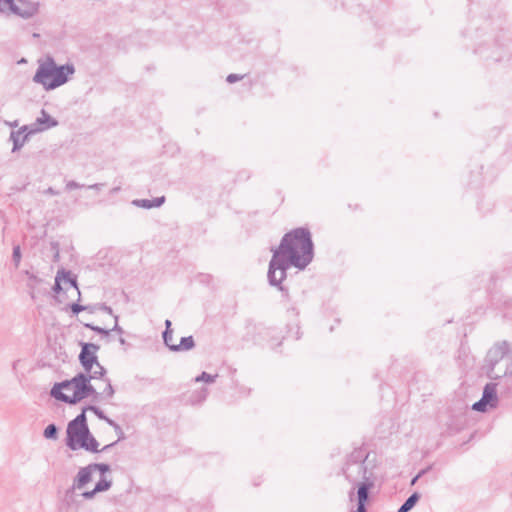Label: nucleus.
<instances>
[{"label": "nucleus", "instance_id": "nucleus-26", "mask_svg": "<svg viewBox=\"0 0 512 512\" xmlns=\"http://www.w3.org/2000/svg\"><path fill=\"white\" fill-rule=\"evenodd\" d=\"M22 258L21 249L19 245L13 247L12 259L16 268L19 267Z\"/></svg>", "mask_w": 512, "mask_h": 512}, {"label": "nucleus", "instance_id": "nucleus-34", "mask_svg": "<svg viewBox=\"0 0 512 512\" xmlns=\"http://www.w3.org/2000/svg\"><path fill=\"white\" fill-rule=\"evenodd\" d=\"M84 187L83 185L77 183L76 181L70 180L66 183V190H74Z\"/></svg>", "mask_w": 512, "mask_h": 512}, {"label": "nucleus", "instance_id": "nucleus-37", "mask_svg": "<svg viewBox=\"0 0 512 512\" xmlns=\"http://www.w3.org/2000/svg\"><path fill=\"white\" fill-rule=\"evenodd\" d=\"M98 309L114 317L113 310L111 307L105 304H98Z\"/></svg>", "mask_w": 512, "mask_h": 512}, {"label": "nucleus", "instance_id": "nucleus-13", "mask_svg": "<svg viewBox=\"0 0 512 512\" xmlns=\"http://www.w3.org/2000/svg\"><path fill=\"white\" fill-rule=\"evenodd\" d=\"M58 122L53 119L44 109L41 111V115L36 119V122L32 126V129H37V132L44 131L49 128L57 126Z\"/></svg>", "mask_w": 512, "mask_h": 512}, {"label": "nucleus", "instance_id": "nucleus-11", "mask_svg": "<svg viewBox=\"0 0 512 512\" xmlns=\"http://www.w3.org/2000/svg\"><path fill=\"white\" fill-rule=\"evenodd\" d=\"M95 472L90 467V464L79 469L77 475L73 479V483L71 486V490L73 491H81L83 490L87 484H89L93 479V474Z\"/></svg>", "mask_w": 512, "mask_h": 512}, {"label": "nucleus", "instance_id": "nucleus-14", "mask_svg": "<svg viewBox=\"0 0 512 512\" xmlns=\"http://www.w3.org/2000/svg\"><path fill=\"white\" fill-rule=\"evenodd\" d=\"M99 443L97 440L88 432V436L83 439L79 444V448H83L90 452H98Z\"/></svg>", "mask_w": 512, "mask_h": 512}, {"label": "nucleus", "instance_id": "nucleus-36", "mask_svg": "<svg viewBox=\"0 0 512 512\" xmlns=\"http://www.w3.org/2000/svg\"><path fill=\"white\" fill-rule=\"evenodd\" d=\"M243 79V75H239V74H229L227 76V82L229 83H235L239 80Z\"/></svg>", "mask_w": 512, "mask_h": 512}, {"label": "nucleus", "instance_id": "nucleus-46", "mask_svg": "<svg viewBox=\"0 0 512 512\" xmlns=\"http://www.w3.org/2000/svg\"><path fill=\"white\" fill-rule=\"evenodd\" d=\"M419 476H420V475H417L415 478H413V480H412V482H411V483H412V484H415V482L417 481V479L419 478Z\"/></svg>", "mask_w": 512, "mask_h": 512}, {"label": "nucleus", "instance_id": "nucleus-23", "mask_svg": "<svg viewBox=\"0 0 512 512\" xmlns=\"http://www.w3.org/2000/svg\"><path fill=\"white\" fill-rule=\"evenodd\" d=\"M163 340L165 345L172 350V347H175L176 344L173 341V332L172 330L164 331L163 332Z\"/></svg>", "mask_w": 512, "mask_h": 512}, {"label": "nucleus", "instance_id": "nucleus-7", "mask_svg": "<svg viewBox=\"0 0 512 512\" xmlns=\"http://www.w3.org/2000/svg\"><path fill=\"white\" fill-rule=\"evenodd\" d=\"M41 3L37 0H14L12 14L22 18L31 19L40 12Z\"/></svg>", "mask_w": 512, "mask_h": 512}, {"label": "nucleus", "instance_id": "nucleus-42", "mask_svg": "<svg viewBox=\"0 0 512 512\" xmlns=\"http://www.w3.org/2000/svg\"><path fill=\"white\" fill-rule=\"evenodd\" d=\"M165 326H166L165 331L171 330V329H170V327H171V321H170V320H166V321H165Z\"/></svg>", "mask_w": 512, "mask_h": 512}, {"label": "nucleus", "instance_id": "nucleus-6", "mask_svg": "<svg viewBox=\"0 0 512 512\" xmlns=\"http://www.w3.org/2000/svg\"><path fill=\"white\" fill-rule=\"evenodd\" d=\"M86 373H88L87 378H89V383L92 379H101L105 383L102 392L99 393V397H102L103 399H111L114 396L115 390L110 379L106 377V369L99 362L95 363L93 368L86 371Z\"/></svg>", "mask_w": 512, "mask_h": 512}, {"label": "nucleus", "instance_id": "nucleus-29", "mask_svg": "<svg viewBox=\"0 0 512 512\" xmlns=\"http://www.w3.org/2000/svg\"><path fill=\"white\" fill-rule=\"evenodd\" d=\"M85 327L107 337L109 334H110V330H107V329H104V328H101L99 326H94L92 324H85Z\"/></svg>", "mask_w": 512, "mask_h": 512}, {"label": "nucleus", "instance_id": "nucleus-43", "mask_svg": "<svg viewBox=\"0 0 512 512\" xmlns=\"http://www.w3.org/2000/svg\"><path fill=\"white\" fill-rule=\"evenodd\" d=\"M119 342H120V344L124 345L125 344V339L122 336H120Z\"/></svg>", "mask_w": 512, "mask_h": 512}, {"label": "nucleus", "instance_id": "nucleus-35", "mask_svg": "<svg viewBox=\"0 0 512 512\" xmlns=\"http://www.w3.org/2000/svg\"><path fill=\"white\" fill-rule=\"evenodd\" d=\"M118 319H119L118 315H114L115 324H114L113 328L110 329V332L114 331V332H117L119 335H122L124 333V330L122 327H120L118 325Z\"/></svg>", "mask_w": 512, "mask_h": 512}, {"label": "nucleus", "instance_id": "nucleus-2", "mask_svg": "<svg viewBox=\"0 0 512 512\" xmlns=\"http://www.w3.org/2000/svg\"><path fill=\"white\" fill-rule=\"evenodd\" d=\"M51 396L65 403L75 404L87 397L99 398V392L89 383L84 373H79L71 380L56 383L51 389Z\"/></svg>", "mask_w": 512, "mask_h": 512}, {"label": "nucleus", "instance_id": "nucleus-12", "mask_svg": "<svg viewBox=\"0 0 512 512\" xmlns=\"http://www.w3.org/2000/svg\"><path fill=\"white\" fill-rule=\"evenodd\" d=\"M112 486V479L107 476H101L100 480L96 483L93 490L84 491L81 493V496L86 499H92L97 493L105 492L109 490Z\"/></svg>", "mask_w": 512, "mask_h": 512}, {"label": "nucleus", "instance_id": "nucleus-47", "mask_svg": "<svg viewBox=\"0 0 512 512\" xmlns=\"http://www.w3.org/2000/svg\"><path fill=\"white\" fill-rule=\"evenodd\" d=\"M356 466H357V469H358V470H361V469H362V464L357 463V465H356Z\"/></svg>", "mask_w": 512, "mask_h": 512}, {"label": "nucleus", "instance_id": "nucleus-22", "mask_svg": "<svg viewBox=\"0 0 512 512\" xmlns=\"http://www.w3.org/2000/svg\"><path fill=\"white\" fill-rule=\"evenodd\" d=\"M90 467L94 472L99 471L101 476H106L105 474L110 471V466L104 463H92L90 464Z\"/></svg>", "mask_w": 512, "mask_h": 512}, {"label": "nucleus", "instance_id": "nucleus-30", "mask_svg": "<svg viewBox=\"0 0 512 512\" xmlns=\"http://www.w3.org/2000/svg\"><path fill=\"white\" fill-rule=\"evenodd\" d=\"M87 410L92 411L101 420H105L106 417H107L103 413V411L100 408L96 407V406H88Z\"/></svg>", "mask_w": 512, "mask_h": 512}, {"label": "nucleus", "instance_id": "nucleus-45", "mask_svg": "<svg viewBox=\"0 0 512 512\" xmlns=\"http://www.w3.org/2000/svg\"><path fill=\"white\" fill-rule=\"evenodd\" d=\"M119 190H120V188H119V187L113 188V189L111 190V193H116V192H118Z\"/></svg>", "mask_w": 512, "mask_h": 512}, {"label": "nucleus", "instance_id": "nucleus-44", "mask_svg": "<svg viewBox=\"0 0 512 512\" xmlns=\"http://www.w3.org/2000/svg\"><path fill=\"white\" fill-rule=\"evenodd\" d=\"M112 446H113V444H108V445L104 446L102 450H103V451H104V450H107V449H109V448H110V447H112Z\"/></svg>", "mask_w": 512, "mask_h": 512}, {"label": "nucleus", "instance_id": "nucleus-27", "mask_svg": "<svg viewBox=\"0 0 512 512\" xmlns=\"http://www.w3.org/2000/svg\"><path fill=\"white\" fill-rule=\"evenodd\" d=\"M208 395V390L206 388H202L200 391L197 392L196 395L192 396V402H202L206 399Z\"/></svg>", "mask_w": 512, "mask_h": 512}, {"label": "nucleus", "instance_id": "nucleus-24", "mask_svg": "<svg viewBox=\"0 0 512 512\" xmlns=\"http://www.w3.org/2000/svg\"><path fill=\"white\" fill-rule=\"evenodd\" d=\"M218 375H210L206 372H202L199 376L195 378V382H206V383H213Z\"/></svg>", "mask_w": 512, "mask_h": 512}, {"label": "nucleus", "instance_id": "nucleus-38", "mask_svg": "<svg viewBox=\"0 0 512 512\" xmlns=\"http://www.w3.org/2000/svg\"><path fill=\"white\" fill-rule=\"evenodd\" d=\"M151 201L153 202V207H160L164 203L165 198L163 196L162 197H157V198H154Z\"/></svg>", "mask_w": 512, "mask_h": 512}, {"label": "nucleus", "instance_id": "nucleus-20", "mask_svg": "<svg viewBox=\"0 0 512 512\" xmlns=\"http://www.w3.org/2000/svg\"><path fill=\"white\" fill-rule=\"evenodd\" d=\"M14 0H0V13L12 14Z\"/></svg>", "mask_w": 512, "mask_h": 512}, {"label": "nucleus", "instance_id": "nucleus-32", "mask_svg": "<svg viewBox=\"0 0 512 512\" xmlns=\"http://www.w3.org/2000/svg\"><path fill=\"white\" fill-rule=\"evenodd\" d=\"M61 275L67 276L66 274H63V273H57L56 278H55V285H54V288H53L56 293H59L62 290V287H61Z\"/></svg>", "mask_w": 512, "mask_h": 512}, {"label": "nucleus", "instance_id": "nucleus-1", "mask_svg": "<svg viewBox=\"0 0 512 512\" xmlns=\"http://www.w3.org/2000/svg\"><path fill=\"white\" fill-rule=\"evenodd\" d=\"M313 259V243L309 230L297 228L284 235L279 247L273 250L269 264L268 280L273 286H280L286 278V271L294 266L306 268Z\"/></svg>", "mask_w": 512, "mask_h": 512}, {"label": "nucleus", "instance_id": "nucleus-40", "mask_svg": "<svg viewBox=\"0 0 512 512\" xmlns=\"http://www.w3.org/2000/svg\"><path fill=\"white\" fill-rule=\"evenodd\" d=\"M88 306H89V308H88V310H87V311H88L89 313H94V312L98 309V304H97V305H94V306H90V305H88Z\"/></svg>", "mask_w": 512, "mask_h": 512}, {"label": "nucleus", "instance_id": "nucleus-33", "mask_svg": "<svg viewBox=\"0 0 512 512\" xmlns=\"http://www.w3.org/2000/svg\"><path fill=\"white\" fill-rule=\"evenodd\" d=\"M89 306H83V305H80L78 303H73L71 305V310L74 314H78L84 310H88Z\"/></svg>", "mask_w": 512, "mask_h": 512}, {"label": "nucleus", "instance_id": "nucleus-39", "mask_svg": "<svg viewBox=\"0 0 512 512\" xmlns=\"http://www.w3.org/2000/svg\"><path fill=\"white\" fill-rule=\"evenodd\" d=\"M102 186H103V184L97 183V184L89 185L87 188L88 189H94V190H100Z\"/></svg>", "mask_w": 512, "mask_h": 512}, {"label": "nucleus", "instance_id": "nucleus-31", "mask_svg": "<svg viewBox=\"0 0 512 512\" xmlns=\"http://www.w3.org/2000/svg\"><path fill=\"white\" fill-rule=\"evenodd\" d=\"M104 421H106L114 429H119V439L123 438V431H122L121 427L119 426V424H117L114 420L110 419L109 417H106V419Z\"/></svg>", "mask_w": 512, "mask_h": 512}, {"label": "nucleus", "instance_id": "nucleus-25", "mask_svg": "<svg viewBox=\"0 0 512 512\" xmlns=\"http://www.w3.org/2000/svg\"><path fill=\"white\" fill-rule=\"evenodd\" d=\"M43 435L47 439H56V437H57V427L54 424L48 425L45 428Z\"/></svg>", "mask_w": 512, "mask_h": 512}, {"label": "nucleus", "instance_id": "nucleus-5", "mask_svg": "<svg viewBox=\"0 0 512 512\" xmlns=\"http://www.w3.org/2000/svg\"><path fill=\"white\" fill-rule=\"evenodd\" d=\"M498 404L497 384L487 383L484 387L482 398L473 404L475 411L485 412L489 408H495Z\"/></svg>", "mask_w": 512, "mask_h": 512}, {"label": "nucleus", "instance_id": "nucleus-28", "mask_svg": "<svg viewBox=\"0 0 512 512\" xmlns=\"http://www.w3.org/2000/svg\"><path fill=\"white\" fill-rule=\"evenodd\" d=\"M133 204H135L138 207L150 209L153 208V202L148 199H141V200H134Z\"/></svg>", "mask_w": 512, "mask_h": 512}, {"label": "nucleus", "instance_id": "nucleus-48", "mask_svg": "<svg viewBox=\"0 0 512 512\" xmlns=\"http://www.w3.org/2000/svg\"><path fill=\"white\" fill-rule=\"evenodd\" d=\"M358 512H366V511H363V510L361 509V510H360V511H358Z\"/></svg>", "mask_w": 512, "mask_h": 512}, {"label": "nucleus", "instance_id": "nucleus-3", "mask_svg": "<svg viewBox=\"0 0 512 512\" xmlns=\"http://www.w3.org/2000/svg\"><path fill=\"white\" fill-rule=\"evenodd\" d=\"M74 73L72 64L57 66L52 57H46L39 61L33 81L41 84L45 90H53L65 84Z\"/></svg>", "mask_w": 512, "mask_h": 512}, {"label": "nucleus", "instance_id": "nucleus-41", "mask_svg": "<svg viewBox=\"0 0 512 512\" xmlns=\"http://www.w3.org/2000/svg\"><path fill=\"white\" fill-rule=\"evenodd\" d=\"M46 193H47V194H50V195H57V194H58V192H57V191H55V190H54L53 188H51V187H50V188H48V189L46 190Z\"/></svg>", "mask_w": 512, "mask_h": 512}, {"label": "nucleus", "instance_id": "nucleus-8", "mask_svg": "<svg viewBox=\"0 0 512 512\" xmlns=\"http://www.w3.org/2000/svg\"><path fill=\"white\" fill-rule=\"evenodd\" d=\"M99 347L93 343H83L79 355V360L85 371L91 370L93 365L98 362L97 351Z\"/></svg>", "mask_w": 512, "mask_h": 512}, {"label": "nucleus", "instance_id": "nucleus-10", "mask_svg": "<svg viewBox=\"0 0 512 512\" xmlns=\"http://www.w3.org/2000/svg\"><path fill=\"white\" fill-rule=\"evenodd\" d=\"M37 133V129H32V126L25 125L17 131L10 133V140L13 142L12 151L20 150L27 142L30 135Z\"/></svg>", "mask_w": 512, "mask_h": 512}, {"label": "nucleus", "instance_id": "nucleus-4", "mask_svg": "<svg viewBox=\"0 0 512 512\" xmlns=\"http://www.w3.org/2000/svg\"><path fill=\"white\" fill-rule=\"evenodd\" d=\"M509 354V344L506 341L495 344L486 356V374L491 379H499L508 374L512 375V356Z\"/></svg>", "mask_w": 512, "mask_h": 512}, {"label": "nucleus", "instance_id": "nucleus-21", "mask_svg": "<svg viewBox=\"0 0 512 512\" xmlns=\"http://www.w3.org/2000/svg\"><path fill=\"white\" fill-rule=\"evenodd\" d=\"M87 411V408H85L81 414H79L75 419H73L71 422H69V424L73 425V426H78V427H81L83 429L84 426H87V423H86V416H85V412Z\"/></svg>", "mask_w": 512, "mask_h": 512}, {"label": "nucleus", "instance_id": "nucleus-19", "mask_svg": "<svg viewBox=\"0 0 512 512\" xmlns=\"http://www.w3.org/2000/svg\"><path fill=\"white\" fill-rule=\"evenodd\" d=\"M25 274L28 277V287L31 290V294L33 295V290L35 289L36 285L41 282V279L38 278L35 274L26 271Z\"/></svg>", "mask_w": 512, "mask_h": 512}, {"label": "nucleus", "instance_id": "nucleus-17", "mask_svg": "<svg viewBox=\"0 0 512 512\" xmlns=\"http://www.w3.org/2000/svg\"><path fill=\"white\" fill-rule=\"evenodd\" d=\"M419 499L418 493H413L398 509V512L410 511Z\"/></svg>", "mask_w": 512, "mask_h": 512}, {"label": "nucleus", "instance_id": "nucleus-9", "mask_svg": "<svg viewBox=\"0 0 512 512\" xmlns=\"http://www.w3.org/2000/svg\"><path fill=\"white\" fill-rule=\"evenodd\" d=\"M89 428L84 426L83 429L78 426L68 424L67 426V446L71 450L79 449L80 442L88 436Z\"/></svg>", "mask_w": 512, "mask_h": 512}, {"label": "nucleus", "instance_id": "nucleus-16", "mask_svg": "<svg viewBox=\"0 0 512 512\" xmlns=\"http://www.w3.org/2000/svg\"><path fill=\"white\" fill-rule=\"evenodd\" d=\"M367 498H368V487L365 484H362L358 488V500H359V503H358L357 512L360 511L361 509L363 511H366L364 503L367 500Z\"/></svg>", "mask_w": 512, "mask_h": 512}, {"label": "nucleus", "instance_id": "nucleus-18", "mask_svg": "<svg viewBox=\"0 0 512 512\" xmlns=\"http://www.w3.org/2000/svg\"><path fill=\"white\" fill-rule=\"evenodd\" d=\"M57 273H63L65 275H61V282H64L65 284H69L70 286L74 287L77 290L78 296H80V291L77 287L76 279L71 276V273L69 271L65 270H59Z\"/></svg>", "mask_w": 512, "mask_h": 512}, {"label": "nucleus", "instance_id": "nucleus-15", "mask_svg": "<svg viewBox=\"0 0 512 512\" xmlns=\"http://www.w3.org/2000/svg\"><path fill=\"white\" fill-rule=\"evenodd\" d=\"M194 339L192 336L182 337L179 344L172 347V351H187L194 347Z\"/></svg>", "mask_w": 512, "mask_h": 512}]
</instances>
